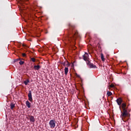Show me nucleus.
I'll use <instances>...</instances> for the list:
<instances>
[{
    "label": "nucleus",
    "instance_id": "nucleus-1",
    "mask_svg": "<svg viewBox=\"0 0 131 131\" xmlns=\"http://www.w3.org/2000/svg\"><path fill=\"white\" fill-rule=\"evenodd\" d=\"M69 35L66 38L67 40L70 41L71 39H75V38L78 35V32L75 30L73 31V29L75 28V26L71 24H69Z\"/></svg>",
    "mask_w": 131,
    "mask_h": 131
},
{
    "label": "nucleus",
    "instance_id": "nucleus-2",
    "mask_svg": "<svg viewBox=\"0 0 131 131\" xmlns=\"http://www.w3.org/2000/svg\"><path fill=\"white\" fill-rule=\"evenodd\" d=\"M122 114L120 116L121 118L123 120L124 118H125L126 116H128V113H127V110L126 109H124L123 112H121Z\"/></svg>",
    "mask_w": 131,
    "mask_h": 131
},
{
    "label": "nucleus",
    "instance_id": "nucleus-3",
    "mask_svg": "<svg viewBox=\"0 0 131 131\" xmlns=\"http://www.w3.org/2000/svg\"><path fill=\"white\" fill-rule=\"evenodd\" d=\"M49 125L51 128H55L56 126V121L55 120H51L49 122Z\"/></svg>",
    "mask_w": 131,
    "mask_h": 131
},
{
    "label": "nucleus",
    "instance_id": "nucleus-4",
    "mask_svg": "<svg viewBox=\"0 0 131 131\" xmlns=\"http://www.w3.org/2000/svg\"><path fill=\"white\" fill-rule=\"evenodd\" d=\"M87 65H89L90 68H97V67L96 66V65H94V64L91 63V61L88 59L87 60H85Z\"/></svg>",
    "mask_w": 131,
    "mask_h": 131
},
{
    "label": "nucleus",
    "instance_id": "nucleus-5",
    "mask_svg": "<svg viewBox=\"0 0 131 131\" xmlns=\"http://www.w3.org/2000/svg\"><path fill=\"white\" fill-rule=\"evenodd\" d=\"M28 97V100L30 101V102H32L33 101V99H32V92H31V91H29Z\"/></svg>",
    "mask_w": 131,
    "mask_h": 131
},
{
    "label": "nucleus",
    "instance_id": "nucleus-6",
    "mask_svg": "<svg viewBox=\"0 0 131 131\" xmlns=\"http://www.w3.org/2000/svg\"><path fill=\"white\" fill-rule=\"evenodd\" d=\"M83 60L84 61H87V60H90L89 58V54L88 53H85L84 55H83Z\"/></svg>",
    "mask_w": 131,
    "mask_h": 131
},
{
    "label": "nucleus",
    "instance_id": "nucleus-7",
    "mask_svg": "<svg viewBox=\"0 0 131 131\" xmlns=\"http://www.w3.org/2000/svg\"><path fill=\"white\" fill-rule=\"evenodd\" d=\"M116 102H117L118 105H119V106H121V103L123 102L122 99H121V98H118L117 99Z\"/></svg>",
    "mask_w": 131,
    "mask_h": 131
},
{
    "label": "nucleus",
    "instance_id": "nucleus-8",
    "mask_svg": "<svg viewBox=\"0 0 131 131\" xmlns=\"http://www.w3.org/2000/svg\"><path fill=\"white\" fill-rule=\"evenodd\" d=\"M61 64L63 65V66H70L69 62L67 60H65L64 62H62Z\"/></svg>",
    "mask_w": 131,
    "mask_h": 131
},
{
    "label": "nucleus",
    "instance_id": "nucleus-9",
    "mask_svg": "<svg viewBox=\"0 0 131 131\" xmlns=\"http://www.w3.org/2000/svg\"><path fill=\"white\" fill-rule=\"evenodd\" d=\"M29 117L31 122H34L35 121V119H34L33 116H29Z\"/></svg>",
    "mask_w": 131,
    "mask_h": 131
},
{
    "label": "nucleus",
    "instance_id": "nucleus-10",
    "mask_svg": "<svg viewBox=\"0 0 131 131\" xmlns=\"http://www.w3.org/2000/svg\"><path fill=\"white\" fill-rule=\"evenodd\" d=\"M34 70H39V69H40V66L39 65L34 66Z\"/></svg>",
    "mask_w": 131,
    "mask_h": 131
},
{
    "label": "nucleus",
    "instance_id": "nucleus-11",
    "mask_svg": "<svg viewBox=\"0 0 131 131\" xmlns=\"http://www.w3.org/2000/svg\"><path fill=\"white\" fill-rule=\"evenodd\" d=\"M26 105L28 107V108H30V105H31V103H30V102L28 100H27L26 101Z\"/></svg>",
    "mask_w": 131,
    "mask_h": 131
},
{
    "label": "nucleus",
    "instance_id": "nucleus-12",
    "mask_svg": "<svg viewBox=\"0 0 131 131\" xmlns=\"http://www.w3.org/2000/svg\"><path fill=\"white\" fill-rule=\"evenodd\" d=\"M68 71H69L68 68L66 67L64 69V73L66 75H67V74H68Z\"/></svg>",
    "mask_w": 131,
    "mask_h": 131
},
{
    "label": "nucleus",
    "instance_id": "nucleus-13",
    "mask_svg": "<svg viewBox=\"0 0 131 131\" xmlns=\"http://www.w3.org/2000/svg\"><path fill=\"white\" fill-rule=\"evenodd\" d=\"M29 82H30V81L29 80V79H27L26 81H24V83L25 84V85H27V84H28Z\"/></svg>",
    "mask_w": 131,
    "mask_h": 131
},
{
    "label": "nucleus",
    "instance_id": "nucleus-14",
    "mask_svg": "<svg viewBox=\"0 0 131 131\" xmlns=\"http://www.w3.org/2000/svg\"><path fill=\"white\" fill-rule=\"evenodd\" d=\"M14 108H15V104L11 103L10 104V109L13 110Z\"/></svg>",
    "mask_w": 131,
    "mask_h": 131
},
{
    "label": "nucleus",
    "instance_id": "nucleus-15",
    "mask_svg": "<svg viewBox=\"0 0 131 131\" xmlns=\"http://www.w3.org/2000/svg\"><path fill=\"white\" fill-rule=\"evenodd\" d=\"M126 107V104L125 103L122 104V107L123 110H124V109H126V108H125Z\"/></svg>",
    "mask_w": 131,
    "mask_h": 131
},
{
    "label": "nucleus",
    "instance_id": "nucleus-16",
    "mask_svg": "<svg viewBox=\"0 0 131 131\" xmlns=\"http://www.w3.org/2000/svg\"><path fill=\"white\" fill-rule=\"evenodd\" d=\"M101 59L102 61H105V58H104V55L103 54V53L101 54Z\"/></svg>",
    "mask_w": 131,
    "mask_h": 131
},
{
    "label": "nucleus",
    "instance_id": "nucleus-17",
    "mask_svg": "<svg viewBox=\"0 0 131 131\" xmlns=\"http://www.w3.org/2000/svg\"><path fill=\"white\" fill-rule=\"evenodd\" d=\"M107 97H110V96H112V93H111V92L107 91Z\"/></svg>",
    "mask_w": 131,
    "mask_h": 131
},
{
    "label": "nucleus",
    "instance_id": "nucleus-18",
    "mask_svg": "<svg viewBox=\"0 0 131 131\" xmlns=\"http://www.w3.org/2000/svg\"><path fill=\"white\" fill-rule=\"evenodd\" d=\"M31 61H32V62H35V61H36L35 58H34L33 57L31 58Z\"/></svg>",
    "mask_w": 131,
    "mask_h": 131
},
{
    "label": "nucleus",
    "instance_id": "nucleus-19",
    "mask_svg": "<svg viewBox=\"0 0 131 131\" xmlns=\"http://www.w3.org/2000/svg\"><path fill=\"white\" fill-rule=\"evenodd\" d=\"M19 64H20V65H23V64H24V61L20 60L19 62Z\"/></svg>",
    "mask_w": 131,
    "mask_h": 131
},
{
    "label": "nucleus",
    "instance_id": "nucleus-20",
    "mask_svg": "<svg viewBox=\"0 0 131 131\" xmlns=\"http://www.w3.org/2000/svg\"><path fill=\"white\" fill-rule=\"evenodd\" d=\"M76 76L77 77H78V78H80V76L79 75L77 74H76Z\"/></svg>",
    "mask_w": 131,
    "mask_h": 131
},
{
    "label": "nucleus",
    "instance_id": "nucleus-21",
    "mask_svg": "<svg viewBox=\"0 0 131 131\" xmlns=\"http://www.w3.org/2000/svg\"><path fill=\"white\" fill-rule=\"evenodd\" d=\"M22 56H23V57H26V54L23 53Z\"/></svg>",
    "mask_w": 131,
    "mask_h": 131
},
{
    "label": "nucleus",
    "instance_id": "nucleus-22",
    "mask_svg": "<svg viewBox=\"0 0 131 131\" xmlns=\"http://www.w3.org/2000/svg\"><path fill=\"white\" fill-rule=\"evenodd\" d=\"M114 86V84H111L110 85V88H113Z\"/></svg>",
    "mask_w": 131,
    "mask_h": 131
},
{
    "label": "nucleus",
    "instance_id": "nucleus-23",
    "mask_svg": "<svg viewBox=\"0 0 131 131\" xmlns=\"http://www.w3.org/2000/svg\"><path fill=\"white\" fill-rule=\"evenodd\" d=\"M18 60H20V59H16L15 60V62L18 61Z\"/></svg>",
    "mask_w": 131,
    "mask_h": 131
},
{
    "label": "nucleus",
    "instance_id": "nucleus-24",
    "mask_svg": "<svg viewBox=\"0 0 131 131\" xmlns=\"http://www.w3.org/2000/svg\"><path fill=\"white\" fill-rule=\"evenodd\" d=\"M26 1H27V0H26Z\"/></svg>",
    "mask_w": 131,
    "mask_h": 131
}]
</instances>
